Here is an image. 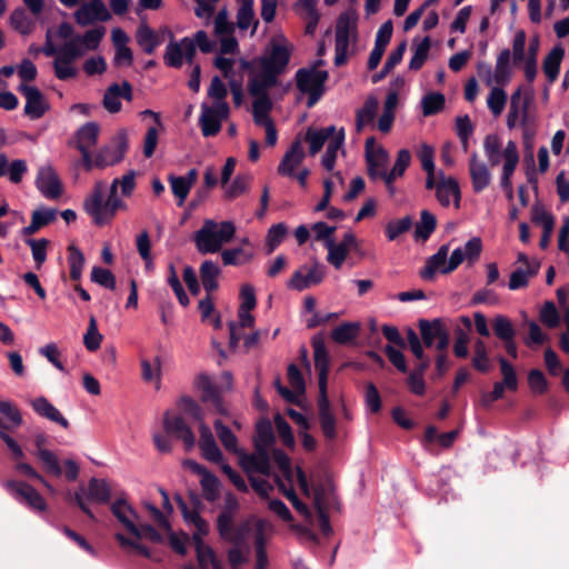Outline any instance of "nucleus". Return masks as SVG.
I'll list each match as a JSON object with an SVG mask.
<instances>
[{"instance_id":"1","label":"nucleus","mask_w":569,"mask_h":569,"mask_svg":"<svg viewBox=\"0 0 569 569\" xmlns=\"http://www.w3.org/2000/svg\"><path fill=\"white\" fill-rule=\"evenodd\" d=\"M119 186L122 196L130 197L136 188V171L129 170L121 178L113 179L107 199L103 181H97L91 193L84 199L83 209L97 226L110 223L118 210L127 209L126 202L118 197Z\"/></svg>"},{"instance_id":"2","label":"nucleus","mask_w":569,"mask_h":569,"mask_svg":"<svg viewBox=\"0 0 569 569\" xmlns=\"http://www.w3.org/2000/svg\"><path fill=\"white\" fill-rule=\"evenodd\" d=\"M234 232L236 227L231 221L218 223L207 219L194 233V243L197 249H222V246L232 239Z\"/></svg>"},{"instance_id":"3","label":"nucleus","mask_w":569,"mask_h":569,"mask_svg":"<svg viewBox=\"0 0 569 569\" xmlns=\"http://www.w3.org/2000/svg\"><path fill=\"white\" fill-rule=\"evenodd\" d=\"M329 73L316 68H300L295 74L296 86L302 94H307V107L312 108L323 96Z\"/></svg>"},{"instance_id":"4","label":"nucleus","mask_w":569,"mask_h":569,"mask_svg":"<svg viewBox=\"0 0 569 569\" xmlns=\"http://www.w3.org/2000/svg\"><path fill=\"white\" fill-rule=\"evenodd\" d=\"M84 54V49L73 38L59 47L58 57L54 58L52 66L54 76L61 80L67 81L77 77L78 69L72 66L74 61Z\"/></svg>"},{"instance_id":"5","label":"nucleus","mask_w":569,"mask_h":569,"mask_svg":"<svg viewBox=\"0 0 569 569\" xmlns=\"http://www.w3.org/2000/svg\"><path fill=\"white\" fill-rule=\"evenodd\" d=\"M448 251H437L429 257L426 266L420 270L419 276L426 281H432L436 272L447 274L452 272L463 260V251H452L449 260L447 261Z\"/></svg>"},{"instance_id":"6","label":"nucleus","mask_w":569,"mask_h":569,"mask_svg":"<svg viewBox=\"0 0 569 569\" xmlns=\"http://www.w3.org/2000/svg\"><path fill=\"white\" fill-rule=\"evenodd\" d=\"M325 266L318 261H313L311 264H302L288 280L287 287L292 290L303 291L321 283L325 279Z\"/></svg>"},{"instance_id":"7","label":"nucleus","mask_w":569,"mask_h":569,"mask_svg":"<svg viewBox=\"0 0 569 569\" xmlns=\"http://www.w3.org/2000/svg\"><path fill=\"white\" fill-rule=\"evenodd\" d=\"M229 111V106L224 101L216 102L213 107L202 104L199 126L203 137L217 136L221 130V122L228 118Z\"/></svg>"},{"instance_id":"8","label":"nucleus","mask_w":569,"mask_h":569,"mask_svg":"<svg viewBox=\"0 0 569 569\" xmlns=\"http://www.w3.org/2000/svg\"><path fill=\"white\" fill-rule=\"evenodd\" d=\"M128 136L126 131H120L112 140L111 146H107L96 154L94 166L104 169L123 160L128 150Z\"/></svg>"},{"instance_id":"9","label":"nucleus","mask_w":569,"mask_h":569,"mask_svg":"<svg viewBox=\"0 0 569 569\" xmlns=\"http://www.w3.org/2000/svg\"><path fill=\"white\" fill-rule=\"evenodd\" d=\"M290 58L291 49L287 44L272 41L269 54L259 57V67L281 76L286 72Z\"/></svg>"},{"instance_id":"10","label":"nucleus","mask_w":569,"mask_h":569,"mask_svg":"<svg viewBox=\"0 0 569 569\" xmlns=\"http://www.w3.org/2000/svg\"><path fill=\"white\" fill-rule=\"evenodd\" d=\"M34 183L41 194L50 200L59 199L63 192L62 183L51 166L39 168Z\"/></svg>"},{"instance_id":"11","label":"nucleus","mask_w":569,"mask_h":569,"mask_svg":"<svg viewBox=\"0 0 569 569\" xmlns=\"http://www.w3.org/2000/svg\"><path fill=\"white\" fill-rule=\"evenodd\" d=\"M163 428L169 436L178 440H181L187 451L191 450L194 447L196 437L190 426L187 425L182 417L172 416L168 411L164 412Z\"/></svg>"},{"instance_id":"12","label":"nucleus","mask_w":569,"mask_h":569,"mask_svg":"<svg viewBox=\"0 0 569 569\" xmlns=\"http://www.w3.org/2000/svg\"><path fill=\"white\" fill-rule=\"evenodd\" d=\"M20 93L26 98L24 114L31 120H38L49 110L44 96L37 87L21 83L18 87Z\"/></svg>"},{"instance_id":"13","label":"nucleus","mask_w":569,"mask_h":569,"mask_svg":"<svg viewBox=\"0 0 569 569\" xmlns=\"http://www.w3.org/2000/svg\"><path fill=\"white\" fill-rule=\"evenodd\" d=\"M311 345L313 348L315 368L318 371L319 391L327 390L328 372L330 359L325 343V336L318 333L312 337Z\"/></svg>"},{"instance_id":"14","label":"nucleus","mask_w":569,"mask_h":569,"mask_svg":"<svg viewBox=\"0 0 569 569\" xmlns=\"http://www.w3.org/2000/svg\"><path fill=\"white\" fill-rule=\"evenodd\" d=\"M350 29V17L348 13L343 12L339 16L336 24L335 64L337 67L343 66L348 60Z\"/></svg>"},{"instance_id":"15","label":"nucleus","mask_w":569,"mask_h":569,"mask_svg":"<svg viewBox=\"0 0 569 569\" xmlns=\"http://www.w3.org/2000/svg\"><path fill=\"white\" fill-rule=\"evenodd\" d=\"M6 487L14 495L17 499L27 503L33 510H46L47 503L43 497L27 482L9 480L7 481Z\"/></svg>"},{"instance_id":"16","label":"nucleus","mask_w":569,"mask_h":569,"mask_svg":"<svg viewBox=\"0 0 569 569\" xmlns=\"http://www.w3.org/2000/svg\"><path fill=\"white\" fill-rule=\"evenodd\" d=\"M111 512L118 521L131 533L134 538L140 539L142 532L138 527L137 521L139 516L130 503L124 499H118L111 505Z\"/></svg>"},{"instance_id":"17","label":"nucleus","mask_w":569,"mask_h":569,"mask_svg":"<svg viewBox=\"0 0 569 569\" xmlns=\"http://www.w3.org/2000/svg\"><path fill=\"white\" fill-rule=\"evenodd\" d=\"M121 98L126 101H132L133 99L132 86L127 80L121 86L118 83L110 84L103 94L102 104L110 113H117L122 107Z\"/></svg>"},{"instance_id":"18","label":"nucleus","mask_w":569,"mask_h":569,"mask_svg":"<svg viewBox=\"0 0 569 569\" xmlns=\"http://www.w3.org/2000/svg\"><path fill=\"white\" fill-rule=\"evenodd\" d=\"M240 465L248 475V478L253 476L254 472L267 477L271 476L269 450L259 448V446H257L254 453L242 455L240 458Z\"/></svg>"},{"instance_id":"19","label":"nucleus","mask_w":569,"mask_h":569,"mask_svg":"<svg viewBox=\"0 0 569 569\" xmlns=\"http://www.w3.org/2000/svg\"><path fill=\"white\" fill-rule=\"evenodd\" d=\"M518 262L520 264L510 274L508 283L510 290H517L526 287L528 284V279L535 276L540 267V263L537 260H529V258L523 253L519 254Z\"/></svg>"},{"instance_id":"20","label":"nucleus","mask_w":569,"mask_h":569,"mask_svg":"<svg viewBox=\"0 0 569 569\" xmlns=\"http://www.w3.org/2000/svg\"><path fill=\"white\" fill-rule=\"evenodd\" d=\"M318 413H319V422L321 430L323 432V436L327 440L331 441L335 440L337 437V419L335 415L331 411L330 401L328 398L327 390L319 391L318 397Z\"/></svg>"},{"instance_id":"21","label":"nucleus","mask_w":569,"mask_h":569,"mask_svg":"<svg viewBox=\"0 0 569 569\" xmlns=\"http://www.w3.org/2000/svg\"><path fill=\"white\" fill-rule=\"evenodd\" d=\"M253 529V521L251 519H247L237 526L233 523L224 525L220 528H217L220 538L227 542L237 546H249L247 543V539L250 536Z\"/></svg>"},{"instance_id":"22","label":"nucleus","mask_w":569,"mask_h":569,"mask_svg":"<svg viewBox=\"0 0 569 569\" xmlns=\"http://www.w3.org/2000/svg\"><path fill=\"white\" fill-rule=\"evenodd\" d=\"M436 198L442 207H449L450 198H453L455 207L459 208L461 192L458 181L452 177H446L442 171L438 173Z\"/></svg>"},{"instance_id":"23","label":"nucleus","mask_w":569,"mask_h":569,"mask_svg":"<svg viewBox=\"0 0 569 569\" xmlns=\"http://www.w3.org/2000/svg\"><path fill=\"white\" fill-rule=\"evenodd\" d=\"M196 386L201 391V400L203 402H210L216 412L227 415L219 388L211 382L208 375L200 373L196 378Z\"/></svg>"},{"instance_id":"24","label":"nucleus","mask_w":569,"mask_h":569,"mask_svg":"<svg viewBox=\"0 0 569 569\" xmlns=\"http://www.w3.org/2000/svg\"><path fill=\"white\" fill-rule=\"evenodd\" d=\"M110 17L109 11L101 0H91L79 8L74 13L77 23L82 27L91 24L94 20L107 21Z\"/></svg>"},{"instance_id":"25","label":"nucleus","mask_w":569,"mask_h":569,"mask_svg":"<svg viewBox=\"0 0 569 569\" xmlns=\"http://www.w3.org/2000/svg\"><path fill=\"white\" fill-rule=\"evenodd\" d=\"M279 76L268 69H261L259 74H254L248 81V92L250 96L270 97L269 90L279 83Z\"/></svg>"},{"instance_id":"26","label":"nucleus","mask_w":569,"mask_h":569,"mask_svg":"<svg viewBox=\"0 0 569 569\" xmlns=\"http://www.w3.org/2000/svg\"><path fill=\"white\" fill-rule=\"evenodd\" d=\"M305 159V152L300 140H295L290 148L283 154L279 166L278 173L282 177H293L295 169L301 164Z\"/></svg>"},{"instance_id":"27","label":"nucleus","mask_w":569,"mask_h":569,"mask_svg":"<svg viewBox=\"0 0 569 569\" xmlns=\"http://www.w3.org/2000/svg\"><path fill=\"white\" fill-rule=\"evenodd\" d=\"M418 328L421 340L427 348L433 347L437 339L449 329L443 318H435L432 320L420 319L418 321Z\"/></svg>"},{"instance_id":"28","label":"nucleus","mask_w":569,"mask_h":569,"mask_svg":"<svg viewBox=\"0 0 569 569\" xmlns=\"http://www.w3.org/2000/svg\"><path fill=\"white\" fill-rule=\"evenodd\" d=\"M469 173L472 183V190L476 193L482 192L491 182V172L485 162L478 160L475 152L469 160Z\"/></svg>"},{"instance_id":"29","label":"nucleus","mask_w":569,"mask_h":569,"mask_svg":"<svg viewBox=\"0 0 569 569\" xmlns=\"http://www.w3.org/2000/svg\"><path fill=\"white\" fill-rule=\"evenodd\" d=\"M199 433V447L203 457L211 462H220L222 460L221 450L219 449L210 428L204 422L200 423Z\"/></svg>"},{"instance_id":"30","label":"nucleus","mask_w":569,"mask_h":569,"mask_svg":"<svg viewBox=\"0 0 569 569\" xmlns=\"http://www.w3.org/2000/svg\"><path fill=\"white\" fill-rule=\"evenodd\" d=\"M190 467L193 471L201 475V487L203 490L204 498L213 502L219 498L220 495V481L219 479L211 472H209L204 467L198 465L197 462H190Z\"/></svg>"},{"instance_id":"31","label":"nucleus","mask_w":569,"mask_h":569,"mask_svg":"<svg viewBox=\"0 0 569 569\" xmlns=\"http://www.w3.org/2000/svg\"><path fill=\"white\" fill-rule=\"evenodd\" d=\"M31 407L39 416L44 417L66 429L69 427L68 420L46 397H38L33 399L31 401Z\"/></svg>"},{"instance_id":"32","label":"nucleus","mask_w":569,"mask_h":569,"mask_svg":"<svg viewBox=\"0 0 569 569\" xmlns=\"http://www.w3.org/2000/svg\"><path fill=\"white\" fill-rule=\"evenodd\" d=\"M337 129L335 126H329L321 129L308 128L306 132V141L309 142V151L311 156L318 153L325 146L327 140H331L336 133Z\"/></svg>"},{"instance_id":"33","label":"nucleus","mask_w":569,"mask_h":569,"mask_svg":"<svg viewBox=\"0 0 569 569\" xmlns=\"http://www.w3.org/2000/svg\"><path fill=\"white\" fill-rule=\"evenodd\" d=\"M58 211L53 208L40 207L31 214V222L23 228L24 236H31L57 219Z\"/></svg>"},{"instance_id":"34","label":"nucleus","mask_w":569,"mask_h":569,"mask_svg":"<svg viewBox=\"0 0 569 569\" xmlns=\"http://www.w3.org/2000/svg\"><path fill=\"white\" fill-rule=\"evenodd\" d=\"M565 56V49L561 44H558L551 49L546 56L542 62V70L548 79V82L552 84L559 76L560 64Z\"/></svg>"},{"instance_id":"35","label":"nucleus","mask_w":569,"mask_h":569,"mask_svg":"<svg viewBox=\"0 0 569 569\" xmlns=\"http://www.w3.org/2000/svg\"><path fill=\"white\" fill-rule=\"evenodd\" d=\"M335 500V488L328 479L325 483H317L313 487V506L317 511L327 510L330 502Z\"/></svg>"},{"instance_id":"36","label":"nucleus","mask_w":569,"mask_h":569,"mask_svg":"<svg viewBox=\"0 0 569 569\" xmlns=\"http://www.w3.org/2000/svg\"><path fill=\"white\" fill-rule=\"evenodd\" d=\"M406 49H407V41L403 40L401 41L393 50L392 52L388 56L387 58V61L385 62L382 69L379 71V72H376L372 77H371V81L372 83H378L380 81H382L387 74L397 66L401 62L402 58H403V54L406 52Z\"/></svg>"},{"instance_id":"37","label":"nucleus","mask_w":569,"mask_h":569,"mask_svg":"<svg viewBox=\"0 0 569 569\" xmlns=\"http://www.w3.org/2000/svg\"><path fill=\"white\" fill-rule=\"evenodd\" d=\"M436 227V216L428 210H422L420 213V221L416 223L413 231L416 241H427L431 233L435 231Z\"/></svg>"},{"instance_id":"38","label":"nucleus","mask_w":569,"mask_h":569,"mask_svg":"<svg viewBox=\"0 0 569 569\" xmlns=\"http://www.w3.org/2000/svg\"><path fill=\"white\" fill-rule=\"evenodd\" d=\"M345 130L341 128L329 141L326 152L322 156L321 163L327 171H332L337 160L338 151L343 147Z\"/></svg>"},{"instance_id":"39","label":"nucleus","mask_w":569,"mask_h":569,"mask_svg":"<svg viewBox=\"0 0 569 569\" xmlns=\"http://www.w3.org/2000/svg\"><path fill=\"white\" fill-rule=\"evenodd\" d=\"M239 508L240 505L237 497L231 492L226 493L222 509L217 518V528L233 523Z\"/></svg>"},{"instance_id":"40","label":"nucleus","mask_w":569,"mask_h":569,"mask_svg":"<svg viewBox=\"0 0 569 569\" xmlns=\"http://www.w3.org/2000/svg\"><path fill=\"white\" fill-rule=\"evenodd\" d=\"M274 481L279 487V490L289 499V501L292 503L293 508L305 517V519L308 521L309 525H312L313 518L312 513L307 507L306 503H303L297 496L296 491L292 488L287 489L284 482L281 480L279 476H274Z\"/></svg>"},{"instance_id":"41","label":"nucleus","mask_w":569,"mask_h":569,"mask_svg":"<svg viewBox=\"0 0 569 569\" xmlns=\"http://www.w3.org/2000/svg\"><path fill=\"white\" fill-rule=\"evenodd\" d=\"M220 274V268L217 263L211 260H206L200 267V278L202 286L207 293H211L217 290L218 281L217 278Z\"/></svg>"},{"instance_id":"42","label":"nucleus","mask_w":569,"mask_h":569,"mask_svg":"<svg viewBox=\"0 0 569 569\" xmlns=\"http://www.w3.org/2000/svg\"><path fill=\"white\" fill-rule=\"evenodd\" d=\"M510 59L511 51L509 49H503L497 57L496 70H495V81L499 86H505L509 82L511 77V68H510Z\"/></svg>"},{"instance_id":"43","label":"nucleus","mask_w":569,"mask_h":569,"mask_svg":"<svg viewBox=\"0 0 569 569\" xmlns=\"http://www.w3.org/2000/svg\"><path fill=\"white\" fill-rule=\"evenodd\" d=\"M136 39L138 44L147 54H152L156 48L160 44V40L156 32L146 23L138 27Z\"/></svg>"},{"instance_id":"44","label":"nucleus","mask_w":569,"mask_h":569,"mask_svg":"<svg viewBox=\"0 0 569 569\" xmlns=\"http://www.w3.org/2000/svg\"><path fill=\"white\" fill-rule=\"evenodd\" d=\"M360 332V323L358 322H345L336 327L331 331V338L335 342L340 345H347L355 340Z\"/></svg>"},{"instance_id":"45","label":"nucleus","mask_w":569,"mask_h":569,"mask_svg":"<svg viewBox=\"0 0 569 569\" xmlns=\"http://www.w3.org/2000/svg\"><path fill=\"white\" fill-rule=\"evenodd\" d=\"M502 157H503V166H502V177H511L515 173V170L517 169V166L519 163V152L517 143L512 140H509L502 150Z\"/></svg>"},{"instance_id":"46","label":"nucleus","mask_w":569,"mask_h":569,"mask_svg":"<svg viewBox=\"0 0 569 569\" xmlns=\"http://www.w3.org/2000/svg\"><path fill=\"white\" fill-rule=\"evenodd\" d=\"M501 140L498 134L491 133L486 136L483 140L485 154L491 167H496L500 163L502 157Z\"/></svg>"},{"instance_id":"47","label":"nucleus","mask_w":569,"mask_h":569,"mask_svg":"<svg viewBox=\"0 0 569 569\" xmlns=\"http://www.w3.org/2000/svg\"><path fill=\"white\" fill-rule=\"evenodd\" d=\"M367 173L371 180L378 179L379 172L385 169L387 162V152L382 147L376 150V153L366 154Z\"/></svg>"},{"instance_id":"48","label":"nucleus","mask_w":569,"mask_h":569,"mask_svg":"<svg viewBox=\"0 0 569 569\" xmlns=\"http://www.w3.org/2000/svg\"><path fill=\"white\" fill-rule=\"evenodd\" d=\"M276 438L272 430V425L269 419H261L256 427L254 447L268 448L274 442Z\"/></svg>"},{"instance_id":"49","label":"nucleus","mask_w":569,"mask_h":569,"mask_svg":"<svg viewBox=\"0 0 569 569\" xmlns=\"http://www.w3.org/2000/svg\"><path fill=\"white\" fill-rule=\"evenodd\" d=\"M378 104V100L372 96L366 99L362 108H360L356 114V126L358 131L362 130L366 124L370 123L375 119Z\"/></svg>"},{"instance_id":"50","label":"nucleus","mask_w":569,"mask_h":569,"mask_svg":"<svg viewBox=\"0 0 569 569\" xmlns=\"http://www.w3.org/2000/svg\"><path fill=\"white\" fill-rule=\"evenodd\" d=\"M88 496L99 503H106L110 500L111 489L103 479L91 478L88 486Z\"/></svg>"},{"instance_id":"51","label":"nucleus","mask_w":569,"mask_h":569,"mask_svg":"<svg viewBox=\"0 0 569 569\" xmlns=\"http://www.w3.org/2000/svg\"><path fill=\"white\" fill-rule=\"evenodd\" d=\"M99 126L96 122H88L77 131V149L83 147L90 149L97 143Z\"/></svg>"},{"instance_id":"52","label":"nucleus","mask_w":569,"mask_h":569,"mask_svg":"<svg viewBox=\"0 0 569 569\" xmlns=\"http://www.w3.org/2000/svg\"><path fill=\"white\" fill-rule=\"evenodd\" d=\"M106 33V29L103 27H96L84 32V34L76 36V41L86 50H96L103 36Z\"/></svg>"},{"instance_id":"53","label":"nucleus","mask_w":569,"mask_h":569,"mask_svg":"<svg viewBox=\"0 0 569 569\" xmlns=\"http://www.w3.org/2000/svg\"><path fill=\"white\" fill-rule=\"evenodd\" d=\"M446 99L440 92H429L421 101L422 113L425 117L439 113L445 108Z\"/></svg>"},{"instance_id":"54","label":"nucleus","mask_w":569,"mask_h":569,"mask_svg":"<svg viewBox=\"0 0 569 569\" xmlns=\"http://www.w3.org/2000/svg\"><path fill=\"white\" fill-rule=\"evenodd\" d=\"M492 329L500 340H512L516 337V330L509 318L505 316H496L492 320Z\"/></svg>"},{"instance_id":"55","label":"nucleus","mask_w":569,"mask_h":569,"mask_svg":"<svg viewBox=\"0 0 569 569\" xmlns=\"http://www.w3.org/2000/svg\"><path fill=\"white\" fill-rule=\"evenodd\" d=\"M36 456L41 461L43 469L47 473L54 477H60L62 475V469L60 467L59 460L52 451L48 449H40L37 450Z\"/></svg>"},{"instance_id":"56","label":"nucleus","mask_w":569,"mask_h":569,"mask_svg":"<svg viewBox=\"0 0 569 569\" xmlns=\"http://www.w3.org/2000/svg\"><path fill=\"white\" fill-rule=\"evenodd\" d=\"M431 41L429 37H425L421 42L416 47L413 54L409 61V69L418 71L422 68L426 60L428 59Z\"/></svg>"},{"instance_id":"57","label":"nucleus","mask_w":569,"mask_h":569,"mask_svg":"<svg viewBox=\"0 0 569 569\" xmlns=\"http://www.w3.org/2000/svg\"><path fill=\"white\" fill-rule=\"evenodd\" d=\"M531 221L547 231H553L555 219L539 202L531 207Z\"/></svg>"},{"instance_id":"58","label":"nucleus","mask_w":569,"mask_h":569,"mask_svg":"<svg viewBox=\"0 0 569 569\" xmlns=\"http://www.w3.org/2000/svg\"><path fill=\"white\" fill-rule=\"evenodd\" d=\"M251 552L250 546H237L232 545L227 552L228 562L231 569H240V567L249 561V556Z\"/></svg>"},{"instance_id":"59","label":"nucleus","mask_w":569,"mask_h":569,"mask_svg":"<svg viewBox=\"0 0 569 569\" xmlns=\"http://www.w3.org/2000/svg\"><path fill=\"white\" fill-rule=\"evenodd\" d=\"M214 429L226 450L231 452L238 451V440L233 432L222 423L221 420L214 421Z\"/></svg>"},{"instance_id":"60","label":"nucleus","mask_w":569,"mask_h":569,"mask_svg":"<svg viewBox=\"0 0 569 569\" xmlns=\"http://www.w3.org/2000/svg\"><path fill=\"white\" fill-rule=\"evenodd\" d=\"M171 191L178 199V206L181 207L190 192V182L184 181V177L170 174L168 177Z\"/></svg>"},{"instance_id":"61","label":"nucleus","mask_w":569,"mask_h":569,"mask_svg":"<svg viewBox=\"0 0 569 569\" xmlns=\"http://www.w3.org/2000/svg\"><path fill=\"white\" fill-rule=\"evenodd\" d=\"M11 27L21 34H29L32 30V22L23 8L14 9L10 16Z\"/></svg>"},{"instance_id":"62","label":"nucleus","mask_w":569,"mask_h":569,"mask_svg":"<svg viewBox=\"0 0 569 569\" xmlns=\"http://www.w3.org/2000/svg\"><path fill=\"white\" fill-rule=\"evenodd\" d=\"M164 63L171 68H181L183 63V51L181 42L170 41L163 56Z\"/></svg>"},{"instance_id":"63","label":"nucleus","mask_w":569,"mask_h":569,"mask_svg":"<svg viewBox=\"0 0 569 569\" xmlns=\"http://www.w3.org/2000/svg\"><path fill=\"white\" fill-rule=\"evenodd\" d=\"M412 227V219L406 216L398 220L389 221L386 226V237L389 240H395L400 234L407 232Z\"/></svg>"},{"instance_id":"64","label":"nucleus","mask_w":569,"mask_h":569,"mask_svg":"<svg viewBox=\"0 0 569 569\" xmlns=\"http://www.w3.org/2000/svg\"><path fill=\"white\" fill-rule=\"evenodd\" d=\"M288 233V228L286 223L279 222L277 224H272L270 229L268 230L267 237H266V244L268 249H276L278 248L284 240L286 236Z\"/></svg>"}]
</instances>
